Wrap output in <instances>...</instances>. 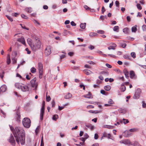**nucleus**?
Wrapping results in <instances>:
<instances>
[{
    "mask_svg": "<svg viewBox=\"0 0 146 146\" xmlns=\"http://www.w3.org/2000/svg\"><path fill=\"white\" fill-rule=\"evenodd\" d=\"M20 25H21L22 28L23 29H26L27 30H29V29L27 28L24 25H22L21 24H20Z\"/></svg>",
    "mask_w": 146,
    "mask_h": 146,
    "instance_id": "obj_54",
    "label": "nucleus"
},
{
    "mask_svg": "<svg viewBox=\"0 0 146 146\" xmlns=\"http://www.w3.org/2000/svg\"><path fill=\"white\" fill-rule=\"evenodd\" d=\"M97 32L98 33L101 34H103L105 33L104 31L102 30L98 31Z\"/></svg>",
    "mask_w": 146,
    "mask_h": 146,
    "instance_id": "obj_40",
    "label": "nucleus"
},
{
    "mask_svg": "<svg viewBox=\"0 0 146 146\" xmlns=\"http://www.w3.org/2000/svg\"><path fill=\"white\" fill-rule=\"evenodd\" d=\"M7 63L8 64H10L11 62V60L10 57V55L9 54H8L7 55Z\"/></svg>",
    "mask_w": 146,
    "mask_h": 146,
    "instance_id": "obj_28",
    "label": "nucleus"
},
{
    "mask_svg": "<svg viewBox=\"0 0 146 146\" xmlns=\"http://www.w3.org/2000/svg\"><path fill=\"white\" fill-rule=\"evenodd\" d=\"M72 97V95L70 93H68L65 96V98L66 99H69L70 98Z\"/></svg>",
    "mask_w": 146,
    "mask_h": 146,
    "instance_id": "obj_24",
    "label": "nucleus"
},
{
    "mask_svg": "<svg viewBox=\"0 0 146 146\" xmlns=\"http://www.w3.org/2000/svg\"><path fill=\"white\" fill-rule=\"evenodd\" d=\"M58 115H54L53 116L52 119L53 120H56L58 118Z\"/></svg>",
    "mask_w": 146,
    "mask_h": 146,
    "instance_id": "obj_38",
    "label": "nucleus"
},
{
    "mask_svg": "<svg viewBox=\"0 0 146 146\" xmlns=\"http://www.w3.org/2000/svg\"><path fill=\"white\" fill-rule=\"evenodd\" d=\"M84 8L87 10H89L90 9V8L87 5H85L84 6Z\"/></svg>",
    "mask_w": 146,
    "mask_h": 146,
    "instance_id": "obj_62",
    "label": "nucleus"
},
{
    "mask_svg": "<svg viewBox=\"0 0 146 146\" xmlns=\"http://www.w3.org/2000/svg\"><path fill=\"white\" fill-rule=\"evenodd\" d=\"M83 97L85 98H92V95L90 92H89L88 94L84 95L83 96Z\"/></svg>",
    "mask_w": 146,
    "mask_h": 146,
    "instance_id": "obj_16",
    "label": "nucleus"
},
{
    "mask_svg": "<svg viewBox=\"0 0 146 146\" xmlns=\"http://www.w3.org/2000/svg\"><path fill=\"white\" fill-rule=\"evenodd\" d=\"M25 50L27 52V53L29 54H30L31 53V51H29L28 48H26Z\"/></svg>",
    "mask_w": 146,
    "mask_h": 146,
    "instance_id": "obj_63",
    "label": "nucleus"
},
{
    "mask_svg": "<svg viewBox=\"0 0 146 146\" xmlns=\"http://www.w3.org/2000/svg\"><path fill=\"white\" fill-rule=\"evenodd\" d=\"M20 117L21 115L20 113L18 112H17L15 117L16 118V121H17L19 122L20 121Z\"/></svg>",
    "mask_w": 146,
    "mask_h": 146,
    "instance_id": "obj_14",
    "label": "nucleus"
},
{
    "mask_svg": "<svg viewBox=\"0 0 146 146\" xmlns=\"http://www.w3.org/2000/svg\"><path fill=\"white\" fill-rule=\"evenodd\" d=\"M38 70L39 73V78H42L43 72V66L42 64L40 63H38Z\"/></svg>",
    "mask_w": 146,
    "mask_h": 146,
    "instance_id": "obj_6",
    "label": "nucleus"
},
{
    "mask_svg": "<svg viewBox=\"0 0 146 146\" xmlns=\"http://www.w3.org/2000/svg\"><path fill=\"white\" fill-rule=\"evenodd\" d=\"M119 111L120 113H126V111L125 110L120 109L119 110Z\"/></svg>",
    "mask_w": 146,
    "mask_h": 146,
    "instance_id": "obj_33",
    "label": "nucleus"
},
{
    "mask_svg": "<svg viewBox=\"0 0 146 146\" xmlns=\"http://www.w3.org/2000/svg\"><path fill=\"white\" fill-rule=\"evenodd\" d=\"M83 71L84 73L87 75H88L93 73V72L92 71L88 70H85Z\"/></svg>",
    "mask_w": 146,
    "mask_h": 146,
    "instance_id": "obj_15",
    "label": "nucleus"
},
{
    "mask_svg": "<svg viewBox=\"0 0 146 146\" xmlns=\"http://www.w3.org/2000/svg\"><path fill=\"white\" fill-rule=\"evenodd\" d=\"M51 48L50 46H47L45 50V53L46 55L50 54L51 52Z\"/></svg>",
    "mask_w": 146,
    "mask_h": 146,
    "instance_id": "obj_10",
    "label": "nucleus"
},
{
    "mask_svg": "<svg viewBox=\"0 0 146 146\" xmlns=\"http://www.w3.org/2000/svg\"><path fill=\"white\" fill-rule=\"evenodd\" d=\"M55 105V102L54 100H53L52 102V107H54Z\"/></svg>",
    "mask_w": 146,
    "mask_h": 146,
    "instance_id": "obj_56",
    "label": "nucleus"
},
{
    "mask_svg": "<svg viewBox=\"0 0 146 146\" xmlns=\"http://www.w3.org/2000/svg\"><path fill=\"white\" fill-rule=\"evenodd\" d=\"M119 121L120 123H122L123 122V123L124 124H126L127 123H128L129 122L128 119H123L122 120H119Z\"/></svg>",
    "mask_w": 146,
    "mask_h": 146,
    "instance_id": "obj_18",
    "label": "nucleus"
},
{
    "mask_svg": "<svg viewBox=\"0 0 146 146\" xmlns=\"http://www.w3.org/2000/svg\"><path fill=\"white\" fill-rule=\"evenodd\" d=\"M17 40L20 42H21L22 44H25V39L23 37H21V38H17Z\"/></svg>",
    "mask_w": 146,
    "mask_h": 146,
    "instance_id": "obj_11",
    "label": "nucleus"
},
{
    "mask_svg": "<svg viewBox=\"0 0 146 146\" xmlns=\"http://www.w3.org/2000/svg\"><path fill=\"white\" fill-rule=\"evenodd\" d=\"M142 106L144 108L146 107V104L144 101L142 102Z\"/></svg>",
    "mask_w": 146,
    "mask_h": 146,
    "instance_id": "obj_60",
    "label": "nucleus"
},
{
    "mask_svg": "<svg viewBox=\"0 0 146 146\" xmlns=\"http://www.w3.org/2000/svg\"><path fill=\"white\" fill-rule=\"evenodd\" d=\"M88 63L90 64L94 65L95 64V62L91 61H88Z\"/></svg>",
    "mask_w": 146,
    "mask_h": 146,
    "instance_id": "obj_53",
    "label": "nucleus"
},
{
    "mask_svg": "<svg viewBox=\"0 0 146 146\" xmlns=\"http://www.w3.org/2000/svg\"><path fill=\"white\" fill-rule=\"evenodd\" d=\"M108 102V103L111 105L114 104V102L111 99H109Z\"/></svg>",
    "mask_w": 146,
    "mask_h": 146,
    "instance_id": "obj_41",
    "label": "nucleus"
},
{
    "mask_svg": "<svg viewBox=\"0 0 146 146\" xmlns=\"http://www.w3.org/2000/svg\"><path fill=\"white\" fill-rule=\"evenodd\" d=\"M9 142L13 145H15V141L12 135L9 139Z\"/></svg>",
    "mask_w": 146,
    "mask_h": 146,
    "instance_id": "obj_12",
    "label": "nucleus"
},
{
    "mask_svg": "<svg viewBox=\"0 0 146 146\" xmlns=\"http://www.w3.org/2000/svg\"><path fill=\"white\" fill-rule=\"evenodd\" d=\"M123 58L126 59H129V56L127 54H125L123 56Z\"/></svg>",
    "mask_w": 146,
    "mask_h": 146,
    "instance_id": "obj_43",
    "label": "nucleus"
},
{
    "mask_svg": "<svg viewBox=\"0 0 146 146\" xmlns=\"http://www.w3.org/2000/svg\"><path fill=\"white\" fill-rule=\"evenodd\" d=\"M31 71L32 73H35L36 72V69L34 67H32L31 69Z\"/></svg>",
    "mask_w": 146,
    "mask_h": 146,
    "instance_id": "obj_35",
    "label": "nucleus"
},
{
    "mask_svg": "<svg viewBox=\"0 0 146 146\" xmlns=\"http://www.w3.org/2000/svg\"><path fill=\"white\" fill-rule=\"evenodd\" d=\"M137 7L138 9L140 10L142 9V7L140 4L137 3Z\"/></svg>",
    "mask_w": 146,
    "mask_h": 146,
    "instance_id": "obj_46",
    "label": "nucleus"
},
{
    "mask_svg": "<svg viewBox=\"0 0 146 146\" xmlns=\"http://www.w3.org/2000/svg\"><path fill=\"white\" fill-rule=\"evenodd\" d=\"M131 55L132 57L134 58L136 57L135 54L134 52H132L131 53Z\"/></svg>",
    "mask_w": 146,
    "mask_h": 146,
    "instance_id": "obj_39",
    "label": "nucleus"
},
{
    "mask_svg": "<svg viewBox=\"0 0 146 146\" xmlns=\"http://www.w3.org/2000/svg\"><path fill=\"white\" fill-rule=\"evenodd\" d=\"M130 77L131 78H133L135 75V72L133 71H131L130 72Z\"/></svg>",
    "mask_w": 146,
    "mask_h": 146,
    "instance_id": "obj_20",
    "label": "nucleus"
},
{
    "mask_svg": "<svg viewBox=\"0 0 146 146\" xmlns=\"http://www.w3.org/2000/svg\"><path fill=\"white\" fill-rule=\"evenodd\" d=\"M116 46L117 45L116 44H113V46H109L108 47V48L109 50H115V47H116Z\"/></svg>",
    "mask_w": 146,
    "mask_h": 146,
    "instance_id": "obj_25",
    "label": "nucleus"
},
{
    "mask_svg": "<svg viewBox=\"0 0 146 146\" xmlns=\"http://www.w3.org/2000/svg\"><path fill=\"white\" fill-rule=\"evenodd\" d=\"M68 33L69 34H71L69 32H68L66 30H64L63 32L64 35L65 36L67 35Z\"/></svg>",
    "mask_w": 146,
    "mask_h": 146,
    "instance_id": "obj_37",
    "label": "nucleus"
},
{
    "mask_svg": "<svg viewBox=\"0 0 146 146\" xmlns=\"http://www.w3.org/2000/svg\"><path fill=\"white\" fill-rule=\"evenodd\" d=\"M126 89L125 87L123 85H121V90L123 92Z\"/></svg>",
    "mask_w": 146,
    "mask_h": 146,
    "instance_id": "obj_32",
    "label": "nucleus"
},
{
    "mask_svg": "<svg viewBox=\"0 0 146 146\" xmlns=\"http://www.w3.org/2000/svg\"><path fill=\"white\" fill-rule=\"evenodd\" d=\"M137 129L135 128L131 129H130L129 131L130 132H135L137 131Z\"/></svg>",
    "mask_w": 146,
    "mask_h": 146,
    "instance_id": "obj_48",
    "label": "nucleus"
},
{
    "mask_svg": "<svg viewBox=\"0 0 146 146\" xmlns=\"http://www.w3.org/2000/svg\"><path fill=\"white\" fill-rule=\"evenodd\" d=\"M117 79L119 80H121L123 81H124V78L123 76H122V77H118L117 78Z\"/></svg>",
    "mask_w": 146,
    "mask_h": 146,
    "instance_id": "obj_44",
    "label": "nucleus"
},
{
    "mask_svg": "<svg viewBox=\"0 0 146 146\" xmlns=\"http://www.w3.org/2000/svg\"><path fill=\"white\" fill-rule=\"evenodd\" d=\"M27 42L30 46L31 45L33 44L32 40L30 38H28L27 39Z\"/></svg>",
    "mask_w": 146,
    "mask_h": 146,
    "instance_id": "obj_21",
    "label": "nucleus"
},
{
    "mask_svg": "<svg viewBox=\"0 0 146 146\" xmlns=\"http://www.w3.org/2000/svg\"><path fill=\"white\" fill-rule=\"evenodd\" d=\"M105 11V9L104 7H102V13L103 14Z\"/></svg>",
    "mask_w": 146,
    "mask_h": 146,
    "instance_id": "obj_58",
    "label": "nucleus"
},
{
    "mask_svg": "<svg viewBox=\"0 0 146 146\" xmlns=\"http://www.w3.org/2000/svg\"><path fill=\"white\" fill-rule=\"evenodd\" d=\"M129 30V29L127 28H125L123 29V31L125 33H127Z\"/></svg>",
    "mask_w": 146,
    "mask_h": 146,
    "instance_id": "obj_36",
    "label": "nucleus"
},
{
    "mask_svg": "<svg viewBox=\"0 0 146 146\" xmlns=\"http://www.w3.org/2000/svg\"><path fill=\"white\" fill-rule=\"evenodd\" d=\"M31 123V120L28 118H25L23 120V124L24 126L27 128H28L30 127Z\"/></svg>",
    "mask_w": 146,
    "mask_h": 146,
    "instance_id": "obj_4",
    "label": "nucleus"
},
{
    "mask_svg": "<svg viewBox=\"0 0 146 146\" xmlns=\"http://www.w3.org/2000/svg\"><path fill=\"white\" fill-rule=\"evenodd\" d=\"M114 127L113 126L108 125H105L102 126L103 128H107L109 129H113Z\"/></svg>",
    "mask_w": 146,
    "mask_h": 146,
    "instance_id": "obj_17",
    "label": "nucleus"
},
{
    "mask_svg": "<svg viewBox=\"0 0 146 146\" xmlns=\"http://www.w3.org/2000/svg\"><path fill=\"white\" fill-rule=\"evenodd\" d=\"M97 34L96 33H91L90 34V36H96Z\"/></svg>",
    "mask_w": 146,
    "mask_h": 146,
    "instance_id": "obj_47",
    "label": "nucleus"
},
{
    "mask_svg": "<svg viewBox=\"0 0 146 146\" xmlns=\"http://www.w3.org/2000/svg\"><path fill=\"white\" fill-rule=\"evenodd\" d=\"M86 126L92 130L94 128V126L92 125L91 124H88L86 125Z\"/></svg>",
    "mask_w": 146,
    "mask_h": 146,
    "instance_id": "obj_23",
    "label": "nucleus"
},
{
    "mask_svg": "<svg viewBox=\"0 0 146 146\" xmlns=\"http://www.w3.org/2000/svg\"><path fill=\"white\" fill-rule=\"evenodd\" d=\"M40 129V127L38 126L35 131V132L36 135H37L39 132Z\"/></svg>",
    "mask_w": 146,
    "mask_h": 146,
    "instance_id": "obj_34",
    "label": "nucleus"
},
{
    "mask_svg": "<svg viewBox=\"0 0 146 146\" xmlns=\"http://www.w3.org/2000/svg\"><path fill=\"white\" fill-rule=\"evenodd\" d=\"M106 66L108 68H111L112 67V66L109 64H106Z\"/></svg>",
    "mask_w": 146,
    "mask_h": 146,
    "instance_id": "obj_61",
    "label": "nucleus"
},
{
    "mask_svg": "<svg viewBox=\"0 0 146 146\" xmlns=\"http://www.w3.org/2000/svg\"><path fill=\"white\" fill-rule=\"evenodd\" d=\"M21 17L22 18H24L25 19H27L28 18V17L27 16L25 15H24L23 14H21Z\"/></svg>",
    "mask_w": 146,
    "mask_h": 146,
    "instance_id": "obj_45",
    "label": "nucleus"
},
{
    "mask_svg": "<svg viewBox=\"0 0 146 146\" xmlns=\"http://www.w3.org/2000/svg\"><path fill=\"white\" fill-rule=\"evenodd\" d=\"M71 25L72 26H75L76 25V24L74 23V21H72L70 23Z\"/></svg>",
    "mask_w": 146,
    "mask_h": 146,
    "instance_id": "obj_59",
    "label": "nucleus"
},
{
    "mask_svg": "<svg viewBox=\"0 0 146 146\" xmlns=\"http://www.w3.org/2000/svg\"><path fill=\"white\" fill-rule=\"evenodd\" d=\"M6 17L11 22L13 21V19L11 17L8 15H6Z\"/></svg>",
    "mask_w": 146,
    "mask_h": 146,
    "instance_id": "obj_49",
    "label": "nucleus"
},
{
    "mask_svg": "<svg viewBox=\"0 0 146 146\" xmlns=\"http://www.w3.org/2000/svg\"><path fill=\"white\" fill-rule=\"evenodd\" d=\"M115 4L116 7H119V2L118 1H116L115 2Z\"/></svg>",
    "mask_w": 146,
    "mask_h": 146,
    "instance_id": "obj_51",
    "label": "nucleus"
},
{
    "mask_svg": "<svg viewBox=\"0 0 146 146\" xmlns=\"http://www.w3.org/2000/svg\"><path fill=\"white\" fill-rule=\"evenodd\" d=\"M40 146H44V143L43 142V137H42V138H41V141Z\"/></svg>",
    "mask_w": 146,
    "mask_h": 146,
    "instance_id": "obj_57",
    "label": "nucleus"
},
{
    "mask_svg": "<svg viewBox=\"0 0 146 146\" xmlns=\"http://www.w3.org/2000/svg\"><path fill=\"white\" fill-rule=\"evenodd\" d=\"M124 136L126 137H129L131 135V134L129 131H125L124 133Z\"/></svg>",
    "mask_w": 146,
    "mask_h": 146,
    "instance_id": "obj_13",
    "label": "nucleus"
},
{
    "mask_svg": "<svg viewBox=\"0 0 146 146\" xmlns=\"http://www.w3.org/2000/svg\"><path fill=\"white\" fill-rule=\"evenodd\" d=\"M15 86L16 88L19 89H21L23 92H26L29 90V87L28 86L22 83H16L15 84Z\"/></svg>",
    "mask_w": 146,
    "mask_h": 146,
    "instance_id": "obj_3",
    "label": "nucleus"
},
{
    "mask_svg": "<svg viewBox=\"0 0 146 146\" xmlns=\"http://www.w3.org/2000/svg\"><path fill=\"white\" fill-rule=\"evenodd\" d=\"M47 93H48V92H46V101L47 102H49L50 100L51 99V98L50 96L47 95Z\"/></svg>",
    "mask_w": 146,
    "mask_h": 146,
    "instance_id": "obj_30",
    "label": "nucleus"
},
{
    "mask_svg": "<svg viewBox=\"0 0 146 146\" xmlns=\"http://www.w3.org/2000/svg\"><path fill=\"white\" fill-rule=\"evenodd\" d=\"M36 78L35 77L30 81L32 87L34 88V89L35 90H37V87L38 85V82H36Z\"/></svg>",
    "mask_w": 146,
    "mask_h": 146,
    "instance_id": "obj_5",
    "label": "nucleus"
},
{
    "mask_svg": "<svg viewBox=\"0 0 146 146\" xmlns=\"http://www.w3.org/2000/svg\"><path fill=\"white\" fill-rule=\"evenodd\" d=\"M142 29L143 31H145L146 30V26L144 25L142 26Z\"/></svg>",
    "mask_w": 146,
    "mask_h": 146,
    "instance_id": "obj_50",
    "label": "nucleus"
},
{
    "mask_svg": "<svg viewBox=\"0 0 146 146\" xmlns=\"http://www.w3.org/2000/svg\"><path fill=\"white\" fill-rule=\"evenodd\" d=\"M86 24V23H81L80 25V27L82 29H84L85 28Z\"/></svg>",
    "mask_w": 146,
    "mask_h": 146,
    "instance_id": "obj_29",
    "label": "nucleus"
},
{
    "mask_svg": "<svg viewBox=\"0 0 146 146\" xmlns=\"http://www.w3.org/2000/svg\"><path fill=\"white\" fill-rule=\"evenodd\" d=\"M100 74H102L103 76H107L109 75L108 72L105 71L101 72H100Z\"/></svg>",
    "mask_w": 146,
    "mask_h": 146,
    "instance_id": "obj_19",
    "label": "nucleus"
},
{
    "mask_svg": "<svg viewBox=\"0 0 146 146\" xmlns=\"http://www.w3.org/2000/svg\"><path fill=\"white\" fill-rule=\"evenodd\" d=\"M45 103L44 102L42 104V106L40 110V120H42L44 115V110Z\"/></svg>",
    "mask_w": 146,
    "mask_h": 146,
    "instance_id": "obj_7",
    "label": "nucleus"
},
{
    "mask_svg": "<svg viewBox=\"0 0 146 146\" xmlns=\"http://www.w3.org/2000/svg\"><path fill=\"white\" fill-rule=\"evenodd\" d=\"M88 48L90 50H92L94 48V46L92 45H90Z\"/></svg>",
    "mask_w": 146,
    "mask_h": 146,
    "instance_id": "obj_52",
    "label": "nucleus"
},
{
    "mask_svg": "<svg viewBox=\"0 0 146 146\" xmlns=\"http://www.w3.org/2000/svg\"><path fill=\"white\" fill-rule=\"evenodd\" d=\"M119 27L118 26H115L113 28V30L115 31L118 32L119 31Z\"/></svg>",
    "mask_w": 146,
    "mask_h": 146,
    "instance_id": "obj_31",
    "label": "nucleus"
},
{
    "mask_svg": "<svg viewBox=\"0 0 146 146\" xmlns=\"http://www.w3.org/2000/svg\"><path fill=\"white\" fill-rule=\"evenodd\" d=\"M119 142L120 143H123L128 145H131L132 146H134V145L132 144L130 140L128 139L121 140Z\"/></svg>",
    "mask_w": 146,
    "mask_h": 146,
    "instance_id": "obj_9",
    "label": "nucleus"
},
{
    "mask_svg": "<svg viewBox=\"0 0 146 146\" xmlns=\"http://www.w3.org/2000/svg\"><path fill=\"white\" fill-rule=\"evenodd\" d=\"M135 145H134V146H141L139 145L137 142H135Z\"/></svg>",
    "mask_w": 146,
    "mask_h": 146,
    "instance_id": "obj_64",
    "label": "nucleus"
},
{
    "mask_svg": "<svg viewBox=\"0 0 146 146\" xmlns=\"http://www.w3.org/2000/svg\"><path fill=\"white\" fill-rule=\"evenodd\" d=\"M137 25H135V26L132 27L131 28V31L132 32L135 33L137 31Z\"/></svg>",
    "mask_w": 146,
    "mask_h": 146,
    "instance_id": "obj_22",
    "label": "nucleus"
},
{
    "mask_svg": "<svg viewBox=\"0 0 146 146\" xmlns=\"http://www.w3.org/2000/svg\"><path fill=\"white\" fill-rule=\"evenodd\" d=\"M33 39L36 41L35 44H33L30 47L33 51H35L40 47L41 44L38 38L36 36H35Z\"/></svg>",
    "mask_w": 146,
    "mask_h": 146,
    "instance_id": "obj_2",
    "label": "nucleus"
},
{
    "mask_svg": "<svg viewBox=\"0 0 146 146\" xmlns=\"http://www.w3.org/2000/svg\"><path fill=\"white\" fill-rule=\"evenodd\" d=\"M25 10L28 13H31L32 11V9L30 7H27L25 9Z\"/></svg>",
    "mask_w": 146,
    "mask_h": 146,
    "instance_id": "obj_26",
    "label": "nucleus"
},
{
    "mask_svg": "<svg viewBox=\"0 0 146 146\" xmlns=\"http://www.w3.org/2000/svg\"><path fill=\"white\" fill-rule=\"evenodd\" d=\"M94 139H98V134H97L96 133L95 134V135H94Z\"/></svg>",
    "mask_w": 146,
    "mask_h": 146,
    "instance_id": "obj_55",
    "label": "nucleus"
},
{
    "mask_svg": "<svg viewBox=\"0 0 146 146\" xmlns=\"http://www.w3.org/2000/svg\"><path fill=\"white\" fill-rule=\"evenodd\" d=\"M9 127L17 143L19 144L20 143L21 145H24L25 144V135L24 129L18 127H16L14 129L10 125Z\"/></svg>",
    "mask_w": 146,
    "mask_h": 146,
    "instance_id": "obj_1",
    "label": "nucleus"
},
{
    "mask_svg": "<svg viewBox=\"0 0 146 146\" xmlns=\"http://www.w3.org/2000/svg\"><path fill=\"white\" fill-rule=\"evenodd\" d=\"M104 89L107 91H109L111 89V86L110 85H107L104 86Z\"/></svg>",
    "mask_w": 146,
    "mask_h": 146,
    "instance_id": "obj_27",
    "label": "nucleus"
},
{
    "mask_svg": "<svg viewBox=\"0 0 146 146\" xmlns=\"http://www.w3.org/2000/svg\"><path fill=\"white\" fill-rule=\"evenodd\" d=\"M120 45L123 48H125L126 46V44L125 43H120Z\"/></svg>",
    "mask_w": 146,
    "mask_h": 146,
    "instance_id": "obj_42",
    "label": "nucleus"
},
{
    "mask_svg": "<svg viewBox=\"0 0 146 146\" xmlns=\"http://www.w3.org/2000/svg\"><path fill=\"white\" fill-rule=\"evenodd\" d=\"M141 93V90L139 88L137 89L136 91L135 95L134 96L133 98L134 99H138L140 96Z\"/></svg>",
    "mask_w": 146,
    "mask_h": 146,
    "instance_id": "obj_8",
    "label": "nucleus"
}]
</instances>
